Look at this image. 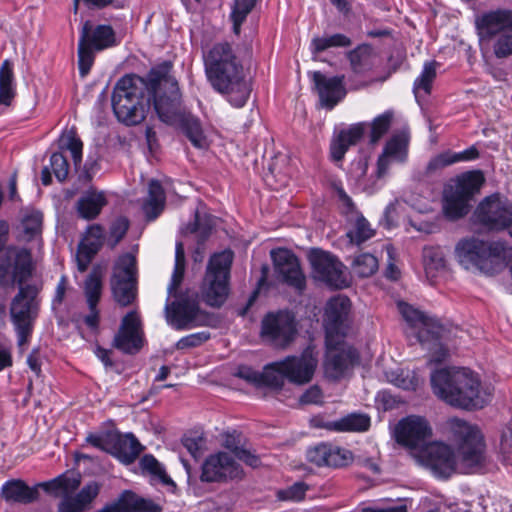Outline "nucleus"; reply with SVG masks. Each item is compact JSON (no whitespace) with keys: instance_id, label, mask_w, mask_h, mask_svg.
<instances>
[{"instance_id":"nucleus-61","label":"nucleus","mask_w":512,"mask_h":512,"mask_svg":"<svg viewBox=\"0 0 512 512\" xmlns=\"http://www.w3.org/2000/svg\"><path fill=\"white\" fill-rule=\"evenodd\" d=\"M129 229V221L125 217L117 218L109 229V245L114 248L126 235Z\"/></svg>"},{"instance_id":"nucleus-52","label":"nucleus","mask_w":512,"mask_h":512,"mask_svg":"<svg viewBox=\"0 0 512 512\" xmlns=\"http://www.w3.org/2000/svg\"><path fill=\"white\" fill-rule=\"evenodd\" d=\"M386 376L389 382L404 390H416L422 383L414 372L402 369L387 372Z\"/></svg>"},{"instance_id":"nucleus-13","label":"nucleus","mask_w":512,"mask_h":512,"mask_svg":"<svg viewBox=\"0 0 512 512\" xmlns=\"http://www.w3.org/2000/svg\"><path fill=\"white\" fill-rule=\"evenodd\" d=\"M111 292L120 306L126 307L135 302L138 294V270L136 257L123 253L115 261L110 278Z\"/></svg>"},{"instance_id":"nucleus-3","label":"nucleus","mask_w":512,"mask_h":512,"mask_svg":"<svg viewBox=\"0 0 512 512\" xmlns=\"http://www.w3.org/2000/svg\"><path fill=\"white\" fill-rule=\"evenodd\" d=\"M433 393L447 404L466 410L481 409V381L476 373L463 367H446L433 371L430 377Z\"/></svg>"},{"instance_id":"nucleus-10","label":"nucleus","mask_w":512,"mask_h":512,"mask_svg":"<svg viewBox=\"0 0 512 512\" xmlns=\"http://www.w3.org/2000/svg\"><path fill=\"white\" fill-rule=\"evenodd\" d=\"M120 44L116 32L109 24L84 22L78 40V68L81 76L89 73L95 53L116 47Z\"/></svg>"},{"instance_id":"nucleus-32","label":"nucleus","mask_w":512,"mask_h":512,"mask_svg":"<svg viewBox=\"0 0 512 512\" xmlns=\"http://www.w3.org/2000/svg\"><path fill=\"white\" fill-rule=\"evenodd\" d=\"M119 512H161L162 508L151 499L143 498L131 490L123 491L113 501Z\"/></svg>"},{"instance_id":"nucleus-20","label":"nucleus","mask_w":512,"mask_h":512,"mask_svg":"<svg viewBox=\"0 0 512 512\" xmlns=\"http://www.w3.org/2000/svg\"><path fill=\"white\" fill-rule=\"evenodd\" d=\"M306 460L318 468H343L353 462V454L350 450L326 442L308 447Z\"/></svg>"},{"instance_id":"nucleus-41","label":"nucleus","mask_w":512,"mask_h":512,"mask_svg":"<svg viewBox=\"0 0 512 512\" xmlns=\"http://www.w3.org/2000/svg\"><path fill=\"white\" fill-rule=\"evenodd\" d=\"M326 427L337 432H363L370 427V418L366 414L351 413L339 420L329 422Z\"/></svg>"},{"instance_id":"nucleus-62","label":"nucleus","mask_w":512,"mask_h":512,"mask_svg":"<svg viewBox=\"0 0 512 512\" xmlns=\"http://www.w3.org/2000/svg\"><path fill=\"white\" fill-rule=\"evenodd\" d=\"M396 308L400 315L402 316V320H435L434 318L428 316L425 312L420 309L414 307L413 305L399 300L396 302Z\"/></svg>"},{"instance_id":"nucleus-35","label":"nucleus","mask_w":512,"mask_h":512,"mask_svg":"<svg viewBox=\"0 0 512 512\" xmlns=\"http://www.w3.org/2000/svg\"><path fill=\"white\" fill-rule=\"evenodd\" d=\"M102 289L103 283L100 274L95 271L91 272L84 283V294L89 312L83 320H99L98 304L101 299Z\"/></svg>"},{"instance_id":"nucleus-31","label":"nucleus","mask_w":512,"mask_h":512,"mask_svg":"<svg viewBox=\"0 0 512 512\" xmlns=\"http://www.w3.org/2000/svg\"><path fill=\"white\" fill-rule=\"evenodd\" d=\"M1 495L8 503L29 504L37 500L39 491L38 486L29 487L23 480L12 479L3 484Z\"/></svg>"},{"instance_id":"nucleus-2","label":"nucleus","mask_w":512,"mask_h":512,"mask_svg":"<svg viewBox=\"0 0 512 512\" xmlns=\"http://www.w3.org/2000/svg\"><path fill=\"white\" fill-rule=\"evenodd\" d=\"M170 68L165 62L153 67L147 79L131 74L121 77L112 93V109L119 122L126 126L140 124L151 108V96Z\"/></svg>"},{"instance_id":"nucleus-27","label":"nucleus","mask_w":512,"mask_h":512,"mask_svg":"<svg viewBox=\"0 0 512 512\" xmlns=\"http://www.w3.org/2000/svg\"><path fill=\"white\" fill-rule=\"evenodd\" d=\"M104 243V228L100 224L90 225L78 246L77 265L84 272Z\"/></svg>"},{"instance_id":"nucleus-45","label":"nucleus","mask_w":512,"mask_h":512,"mask_svg":"<svg viewBox=\"0 0 512 512\" xmlns=\"http://www.w3.org/2000/svg\"><path fill=\"white\" fill-rule=\"evenodd\" d=\"M393 116V111L386 110L375 117L371 123L365 122L367 124V132H369V144L374 145L378 143L387 134L391 127Z\"/></svg>"},{"instance_id":"nucleus-49","label":"nucleus","mask_w":512,"mask_h":512,"mask_svg":"<svg viewBox=\"0 0 512 512\" xmlns=\"http://www.w3.org/2000/svg\"><path fill=\"white\" fill-rule=\"evenodd\" d=\"M185 273V251L181 241H177L175 245V263L171 275V280L168 285V295H174L180 287Z\"/></svg>"},{"instance_id":"nucleus-30","label":"nucleus","mask_w":512,"mask_h":512,"mask_svg":"<svg viewBox=\"0 0 512 512\" xmlns=\"http://www.w3.org/2000/svg\"><path fill=\"white\" fill-rule=\"evenodd\" d=\"M100 486L96 482L85 485L76 495L66 494L58 504V512H83L90 508L98 496Z\"/></svg>"},{"instance_id":"nucleus-12","label":"nucleus","mask_w":512,"mask_h":512,"mask_svg":"<svg viewBox=\"0 0 512 512\" xmlns=\"http://www.w3.org/2000/svg\"><path fill=\"white\" fill-rule=\"evenodd\" d=\"M307 259L311 266V277L330 289H344L350 285L347 267L332 252L311 248Z\"/></svg>"},{"instance_id":"nucleus-14","label":"nucleus","mask_w":512,"mask_h":512,"mask_svg":"<svg viewBox=\"0 0 512 512\" xmlns=\"http://www.w3.org/2000/svg\"><path fill=\"white\" fill-rule=\"evenodd\" d=\"M169 73V71L167 72ZM151 104L160 121L174 125L186 112L182 107V95L175 78L168 74L154 89Z\"/></svg>"},{"instance_id":"nucleus-48","label":"nucleus","mask_w":512,"mask_h":512,"mask_svg":"<svg viewBox=\"0 0 512 512\" xmlns=\"http://www.w3.org/2000/svg\"><path fill=\"white\" fill-rule=\"evenodd\" d=\"M351 310V301L347 296L337 295L330 298L325 306L326 320H347Z\"/></svg>"},{"instance_id":"nucleus-11","label":"nucleus","mask_w":512,"mask_h":512,"mask_svg":"<svg viewBox=\"0 0 512 512\" xmlns=\"http://www.w3.org/2000/svg\"><path fill=\"white\" fill-rule=\"evenodd\" d=\"M479 232L498 233L512 227V202L500 193L484 197L471 216Z\"/></svg>"},{"instance_id":"nucleus-4","label":"nucleus","mask_w":512,"mask_h":512,"mask_svg":"<svg viewBox=\"0 0 512 512\" xmlns=\"http://www.w3.org/2000/svg\"><path fill=\"white\" fill-rule=\"evenodd\" d=\"M439 431L456 446L460 467L464 473H471L483 466L486 445L477 425L463 418L449 417L440 424Z\"/></svg>"},{"instance_id":"nucleus-58","label":"nucleus","mask_w":512,"mask_h":512,"mask_svg":"<svg viewBox=\"0 0 512 512\" xmlns=\"http://www.w3.org/2000/svg\"><path fill=\"white\" fill-rule=\"evenodd\" d=\"M67 288H68L67 277L65 275H63V276H61V278L56 286V289H55V292H54V295H53V298L51 301L52 311L55 313V316L57 318H60V320H62V318H63L62 314L66 310L65 295H66Z\"/></svg>"},{"instance_id":"nucleus-7","label":"nucleus","mask_w":512,"mask_h":512,"mask_svg":"<svg viewBox=\"0 0 512 512\" xmlns=\"http://www.w3.org/2000/svg\"><path fill=\"white\" fill-rule=\"evenodd\" d=\"M484 181L483 172L480 170L467 171L451 179L443 191L442 211L445 218L456 221L468 215L471 201Z\"/></svg>"},{"instance_id":"nucleus-16","label":"nucleus","mask_w":512,"mask_h":512,"mask_svg":"<svg viewBox=\"0 0 512 512\" xmlns=\"http://www.w3.org/2000/svg\"><path fill=\"white\" fill-rule=\"evenodd\" d=\"M271 258L280 280L302 294L306 289V277L298 257L287 248H277L271 251Z\"/></svg>"},{"instance_id":"nucleus-57","label":"nucleus","mask_w":512,"mask_h":512,"mask_svg":"<svg viewBox=\"0 0 512 512\" xmlns=\"http://www.w3.org/2000/svg\"><path fill=\"white\" fill-rule=\"evenodd\" d=\"M43 223V214L38 210L27 211L22 220L21 225L27 238L33 239L41 233Z\"/></svg>"},{"instance_id":"nucleus-42","label":"nucleus","mask_w":512,"mask_h":512,"mask_svg":"<svg viewBox=\"0 0 512 512\" xmlns=\"http://www.w3.org/2000/svg\"><path fill=\"white\" fill-rule=\"evenodd\" d=\"M351 39L342 33L324 34L315 36L310 43V51L313 55L322 53L330 48H346L351 46Z\"/></svg>"},{"instance_id":"nucleus-51","label":"nucleus","mask_w":512,"mask_h":512,"mask_svg":"<svg viewBox=\"0 0 512 512\" xmlns=\"http://www.w3.org/2000/svg\"><path fill=\"white\" fill-rule=\"evenodd\" d=\"M352 271L360 278L372 276L378 270V259L370 253L356 256L352 262Z\"/></svg>"},{"instance_id":"nucleus-40","label":"nucleus","mask_w":512,"mask_h":512,"mask_svg":"<svg viewBox=\"0 0 512 512\" xmlns=\"http://www.w3.org/2000/svg\"><path fill=\"white\" fill-rule=\"evenodd\" d=\"M165 192L158 180L152 179L148 185V199L143 205V210L148 220H155L164 209Z\"/></svg>"},{"instance_id":"nucleus-17","label":"nucleus","mask_w":512,"mask_h":512,"mask_svg":"<svg viewBox=\"0 0 512 512\" xmlns=\"http://www.w3.org/2000/svg\"><path fill=\"white\" fill-rule=\"evenodd\" d=\"M243 476L241 466L226 452L208 456L202 464L200 479L202 482H225L240 479Z\"/></svg>"},{"instance_id":"nucleus-28","label":"nucleus","mask_w":512,"mask_h":512,"mask_svg":"<svg viewBox=\"0 0 512 512\" xmlns=\"http://www.w3.org/2000/svg\"><path fill=\"white\" fill-rule=\"evenodd\" d=\"M296 335V322H262V339L275 347H287Z\"/></svg>"},{"instance_id":"nucleus-15","label":"nucleus","mask_w":512,"mask_h":512,"mask_svg":"<svg viewBox=\"0 0 512 512\" xmlns=\"http://www.w3.org/2000/svg\"><path fill=\"white\" fill-rule=\"evenodd\" d=\"M419 459L421 464L438 479L446 480L458 471L464 473L460 467L458 453L443 441L426 444L421 450Z\"/></svg>"},{"instance_id":"nucleus-6","label":"nucleus","mask_w":512,"mask_h":512,"mask_svg":"<svg viewBox=\"0 0 512 512\" xmlns=\"http://www.w3.org/2000/svg\"><path fill=\"white\" fill-rule=\"evenodd\" d=\"M324 371L328 378L338 380L359 363V353L345 342L348 322H325Z\"/></svg>"},{"instance_id":"nucleus-5","label":"nucleus","mask_w":512,"mask_h":512,"mask_svg":"<svg viewBox=\"0 0 512 512\" xmlns=\"http://www.w3.org/2000/svg\"><path fill=\"white\" fill-rule=\"evenodd\" d=\"M510 250L505 241L467 236L456 243L454 256L457 263L465 270L475 269L484 274L493 275L503 268Z\"/></svg>"},{"instance_id":"nucleus-36","label":"nucleus","mask_w":512,"mask_h":512,"mask_svg":"<svg viewBox=\"0 0 512 512\" xmlns=\"http://www.w3.org/2000/svg\"><path fill=\"white\" fill-rule=\"evenodd\" d=\"M107 204L104 192L86 191L77 201L78 215L85 220L95 219Z\"/></svg>"},{"instance_id":"nucleus-33","label":"nucleus","mask_w":512,"mask_h":512,"mask_svg":"<svg viewBox=\"0 0 512 512\" xmlns=\"http://www.w3.org/2000/svg\"><path fill=\"white\" fill-rule=\"evenodd\" d=\"M175 125L178 126L195 148L207 149L209 147V142L204 135L200 120L190 112L186 111Z\"/></svg>"},{"instance_id":"nucleus-59","label":"nucleus","mask_w":512,"mask_h":512,"mask_svg":"<svg viewBox=\"0 0 512 512\" xmlns=\"http://www.w3.org/2000/svg\"><path fill=\"white\" fill-rule=\"evenodd\" d=\"M49 168L59 182L66 180L69 173V163L62 152L51 154Z\"/></svg>"},{"instance_id":"nucleus-22","label":"nucleus","mask_w":512,"mask_h":512,"mask_svg":"<svg viewBox=\"0 0 512 512\" xmlns=\"http://www.w3.org/2000/svg\"><path fill=\"white\" fill-rule=\"evenodd\" d=\"M312 83L320 105L327 110H332L347 94L344 75L328 76L320 71H314Z\"/></svg>"},{"instance_id":"nucleus-37","label":"nucleus","mask_w":512,"mask_h":512,"mask_svg":"<svg viewBox=\"0 0 512 512\" xmlns=\"http://www.w3.org/2000/svg\"><path fill=\"white\" fill-rule=\"evenodd\" d=\"M438 62L435 60L426 61L423 64L422 70L413 83V93L417 103L422 99L427 98L431 92L433 83L437 76Z\"/></svg>"},{"instance_id":"nucleus-39","label":"nucleus","mask_w":512,"mask_h":512,"mask_svg":"<svg viewBox=\"0 0 512 512\" xmlns=\"http://www.w3.org/2000/svg\"><path fill=\"white\" fill-rule=\"evenodd\" d=\"M14 257L12 275L14 280L21 286L33 273V262L30 250L14 246L11 258Z\"/></svg>"},{"instance_id":"nucleus-1","label":"nucleus","mask_w":512,"mask_h":512,"mask_svg":"<svg viewBox=\"0 0 512 512\" xmlns=\"http://www.w3.org/2000/svg\"><path fill=\"white\" fill-rule=\"evenodd\" d=\"M202 60L205 76L213 90L223 95L233 107H244L252 87L246 79L236 46L226 40L215 42L203 49Z\"/></svg>"},{"instance_id":"nucleus-34","label":"nucleus","mask_w":512,"mask_h":512,"mask_svg":"<svg viewBox=\"0 0 512 512\" xmlns=\"http://www.w3.org/2000/svg\"><path fill=\"white\" fill-rule=\"evenodd\" d=\"M479 158L478 149L472 145L460 152L446 150L434 156L427 164V170L433 172L459 162L473 161Z\"/></svg>"},{"instance_id":"nucleus-21","label":"nucleus","mask_w":512,"mask_h":512,"mask_svg":"<svg viewBox=\"0 0 512 512\" xmlns=\"http://www.w3.org/2000/svg\"><path fill=\"white\" fill-rule=\"evenodd\" d=\"M281 361L286 379L298 386L311 382L318 366V359L310 347L300 355L287 356Z\"/></svg>"},{"instance_id":"nucleus-50","label":"nucleus","mask_w":512,"mask_h":512,"mask_svg":"<svg viewBox=\"0 0 512 512\" xmlns=\"http://www.w3.org/2000/svg\"><path fill=\"white\" fill-rule=\"evenodd\" d=\"M286 376L282 368V361L270 363L261 372V387H269L274 390H281L285 384Z\"/></svg>"},{"instance_id":"nucleus-24","label":"nucleus","mask_w":512,"mask_h":512,"mask_svg":"<svg viewBox=\"0 0 512 512\" xmlns=\"http://www.w3.org/2000/svg\"><path fill=\"white\" fill-rule=\"evenodd\" d=\"M38 288L35 285H21L10 307L11 320H34L39 309Z\"/></svg>"},{"instance_id":"nucleus-43","label":"nucleus","mask_w":512,"mask_h":512,"mask_svg":"<svg viewBox=\"0 0 512 512\" xmlns=\"http://www.w3.org/2000/svg\"><path fill=\"white\" fill-rule=\"evenodd\" d=\"M13 64L5 60L0 67V105L9 106L15 97Z\"/></svg>"},{"instance_id":"nucleus-54","label":"nucleus","mask_w":512,"mask_h":512,"mask_svg":"<svg viewBox=\"0 0 512 512\" xmlns=\"http://www.w3.org/2000/svg\"><path fill=\"white\" fill-rule=\"evenodd\" d=\"M140 466L142 471L148 473L154 480L164 485H174V482L167 475L164 467L153 455H145L140 461Z\"/></svg>"},{"instance_id":"nucleus-55","label":"nucleus","mask_w":512,"mask_h":512,"mask_svg":"<svg viewBox=\"0 0 512 512\" xmlns=\"http://www.w3.org/2000/svg\"><path fill=\"white\" fill-rule=\"evenodd\" d=\"M371 52V47L366 44L358 45L348 52L347 56L355 73H362L368 68Z\"/></svg>"},{"instance_id":"nucleus-19","label":"nucleus","mask_w":512,"mask_h":512,"mask_svg":"<svg viewBox=\"0 0 512 512\" xmlns=\"http://www.w3.org/2000/svg\"><path fill=\"white\" fill-rule=\"evenodd\" d=\"M396 441L408 448L424 447L432 437V427L422 416L410 415L400 420L395 428Z\"/></svg>"},{"instance_id":"nucleus-25","label":"nucleus","mask_w":512,"mask_h":512,"mask_svg":"<svg viewBox=\"0 0 512 512\" xmlns=\"http://www.w3.org/2000/svg\"><path fill=\"white\" fill-rule=\"evenodd\" d=\"M367 133V124L358 122L341 129L331 140L330 158L333 162H341L351 146L356 145Z\"/></svg>"},{"instance_id":"nucleus-29","label":"nucleus","mask_w":512,"mask_h":512,"mask_svg":"<svg viewBox=\"0 0 512 512\" xmlns=\"http://www.w3.org/2000/svg\"><path fill=\"white\" fill-rule=\"evenodd\" d=\"M112 447L109 452L124 464L133 463L143 447L132 433H116L110 436Z\"/></svg>"},{"instance_id":"nucleus-26","label":"nucleus","mask_w":512,"mask_h":512,"mask_svg":"<svg viewBox=\"0 0 512 512\" xmlns=\"http://www.w3.org/2000/svg\"><path fill=\"white\" fill-rule=\"evenodd\" d=\"M145 339L141 322H122L114 335L112 346L124 354H137Z\"/></svg>"},{"instance_id":"nucleus-18","label":"nucleus","mask_w":512,"mask_h":512,"mask_svg":"<svg viewBox=\"0 0 512 512\" xmlns=\"http://www.w3.org/2000/svg\"><path fill=\"white\" fill-rule=\"evenodd\" d=\"M173 296V301L169 295L166 301V320H210L201 309L202 299L197 292L186 290Z\"/></svg>"},{"instance_id":"nucleus-56","label":"nucleus","mask_w":512,"mask_h":512,"mask_svg":"<svg viewBox=\"0 0 512 512\" xmlns=\"http://www.w3.org/2000/svg\"><path fill=\"white\" fill-rule=\"evenodd\" d=\"M423 262L427 272L440 271L445 268V254L439 246H429L423 249Z\"/></svg>"},{"instance_id":"nucleus-63","label":"nucleus","mask_w":512,"mask_h":512,"mask_svg":"<svg viewBox=\"0 0 512 512\" xmlns=\"http://www.w3.org/2000/svg\"><path fill=\"white\" fill-rule=\"evenodd\" d=\"M308 486L303 482L294 483L292 486L277 492V498L282 501H301L304 499Z\"/></svg>"},{"instance_id":"nucleus-47","label":"nucleus","mask_w":512,"mask_h":512,"mask_svg":"<svg viewBox=\"0 0 512 512\" xmlns=\"http://www.w3.org/2000/svg\"><path fill=\"white\" fill-rule=\"evenodd\" d=\"M375 235V230L371 227L369 221L363 216L359 215L355 219L351 228L346 233L350 243L360 246Z\"/></svg>"},{"instance_id":"nucleus-64","label":"nucleus","mask_w":512,"mask_h":512,"mask_svg":"<svg viewBox=\"0 0 512 512\" xmlns=\"http://www.w3.org/2000/svg\"><path fill=\"white\" fill-rule=\"evenodd\" d=\"M493 51L497 58H505L512 55V28L503 32L495 41Z\"/></svg>"},{"instance_id":"nucleus-44","label":"nucleus","mask_w":512,"mask_h":512,"mask_svg":"<svg viewBox=\"0 0 512 512\" xmlns=\"http://www.w3.org/2000/svg\"><path fill=\"white\" fill-rule=\"evenodd\" d=\"M9 237V224L5 220H0V284L8 276L12 268L11 253L14 246L5 248Z\"/></svg>"},{"instance_id":"nucleus-23","label":"nucleus","mask_w":512,"mask_h":512,"mask_svg":"<svg viewBox=\"0 0 512 512\" xmlns=\"http://www.w3.org/2000/svg\"><path fill=\"white\" fill-rule=\"evenodd\" d=\"M475 27L481 40H490L512 28V10L496 9L476 17Z\"/></svg>"},{"instance_id":"nucleus-8","label":"nucleus","mask_w":512,"mask_h":512,"mask_svg":"<svg viewBox=\"0 0 512 512\" xmlns=\"http://www.w3.org/2000/svg\"><path fill=\"white\" fill-rule=\"evenodd\" d=\"M234 253L231 249L214 253L209 258L200 284L202 301L213 308L221 307L230 292V276Z\"/></svg>"},{"instance_id":"nucleus-46","label":"nucleus","mask_w":512,"mask_h":512,"mask_svg":"<svg viewBox=\"0 0 512 512\" xmlns=\"http://www.w3.org/2000/svg\"><path fill=\"white\" fill-rule=\"evenodd\" d=\"M409 133L405 130L396 133L386 142L383 152L396 161L404 162L407 157Z\"/></svg>"},{"instance_id":"nucleus-60","label":"nucleus","mask_w":512,"mask_h":512,"mask_svg":"<svg viewBox=\"0 0 512 512\" xmlns=\"http://www.w3.org/2000/svg\"><path fill=\"white\" fill-rule=\"evenodd\" d=\"M385 251L387 255V265L384 271V276L392 281H397L401 277V270L397 266V251L396 248L392 244H387L385 246Z\"/></svg>"},{"instance_id":"nucleus-53","label":"nucleus","mask_w":512,"mask_h":512,"mask_svg":"<svg viewBox=\"0 0 512 512\" xmlns=\"http://www.w3.org/2000/svg\"><path fill=\"white\" fill-rule=\"evenodd\" d=\"M59 148L61 150H68L71 152L73 162L76 166L81 163L83 143L77 136V133L74 129L69 130L60 137Z\"/></svg>"},{"instance_id":"nucleus-38","label":"nucleus","mask_w":512,"mask_h":512,"mask_svg":"<svg viewBox=\"0 0 512 512\" xmlns=\"http://www.w3.org/2000/svg\"><path fill=\"white\" fill-rule=\"evenodd\" d=\"M259 0H233L230 4V13L228 19L231 23L232 33L239 37L242 26L247 21L248 16L255 9Z\"/></svg>"},{"instance_id":"nucleus-9","label":"nucleus","mask_w":512,"mask_h":512,"mask_svg":"<svg viewBox=\"0 0 512 512\" xmlns=\"http://www.w3.org/2000/svg\"><path fill=\"white\" fill-rule=\"evenodd\" d=\"M453 322H407L404 329L410 340H415L429 351V362L442 363L449 357L446 342L457 336Z\"/></svg>"}]
</instances>
